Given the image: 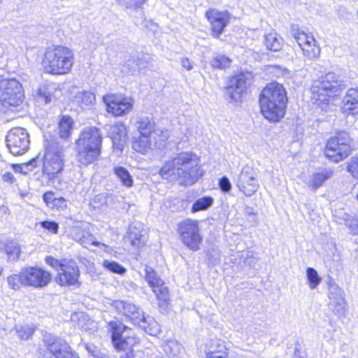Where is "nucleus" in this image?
<instances>
[{
	"label": "nucleus",
	"instance_id": "obj_25",
	"mask_svg": "<svg viewBox=\"0 0 358 358\" xmlns=\"http://www.w3.org/2000/svg\"><path fill=\"white\" fill-rule=\"evenodd\" d=\"M145 333L151 336H156L160 331L159 324L150 316H145L142 321L136 324Z\"/></svg>",
	"mask_w": 358,
	"mask_h": 358
},
{
	"label": "nucleus",
	"instance_id": "obj_14",
	"mask_svg": "<svg viewBox=\"0 0 358 358\" xmlns=\"http://www.w3.org/2000/svg\"><path fill=\"white\" fill-rule=\"evenodd\" d=\"M80 271L77 264L72 260H63L58 271L56 281L62 286L76 285L78 282Z\"/></svg>",
	"mask_w": 358,
	"mask_h": 358
},
{
	"label": "nucleus",
	"instance_id": "obj_5",
	"mask_svg": "<svg viewBox=\"0 0 358 358\" xmlns=\"http://www.w3.org/2000/svg\"><path fill=\"white\" fill-rule=\"evenodd\" d=\"M42 64L47 73L54 75L66 74L72 68L73 53L69 48L62 45L48 48Z\"/></svg>",
	"mask_w": 358,
	"mask_h": 358
},
{
	"label": "nucleus",
	"instance_id": "obj_53",
	"mask_svg": "<svg viewBox=\"0 0 358 358\" xmlns=\"http://www.w3.org/2000/svg\"><path fill=\"white\" fill-rule=\"evenodd\" d=\"M42 160L39 156H37L33 159H31L30 161L26 163L27 166H28L29 171H31L34 170V168L38 166L41 164Z\"/></svg>",
	"mask_w": 358,
	"mask_h": 358
},
{
	"label": "nucleus",
	"instance_id": "obj_36",
	"mask_svg": "<svg viewBox=\"0 0 358 358\" xmlns=\"http://www.w3.org/2000/svg\"><path fill=\"white\" fill-rule=\"evenodd\" d=\"M24 268H22L19 274H13L8 277V283L13 289H19L22 285L27 286L24 277Z\"/></svg>",
	"mask_w": 358,
	"mask_h": 358
},
{
	"label": "nucleus",
	"instance_id": "obj_38",
	"mask_svg": "<svg viewBox=\"0 0 358 358\" xmlns=\"http://www.w3.org/2000/svg\"><path fill=\"white\" fill-rule=\"evenodd\" d=\"M145 271V280L152 289L154 288V286H159L161 284H163L162 280L158 277L157 273L152 267L146 266Z\"/></svg>",
	"mask_w": 358,
	"mask_h": 358
},
{
	"label": "nucleus",
	"instance_id": "obj_8",
	"mask_svg": "<svg viewBox=\"0 0 358 358\" xmlns=\"http://www.w3.org/2000/svg\"><path fill=\"white\" fill-rule=\"evenodd\" d=\"M352 150L353 143L349 133L338 131L327 140L324 153L329 160L338 163L348 157Z\"/></svg>",
	"mask_w": 358,
	"mask_h": 358
},
{
	"label": "nucleus",
	"instance_id": "obj_12",
	"mask_svg": "<svg viewBox=\"0 0 358 358\" xmlns=\"http://www.w3.org/2000/svg\"><path fill=\"white\" fill-rule=\"evenodd\" d=\"M236 186L246 196H252L259 186L257 171L250 166H245L238 175Z\"/></svg>",
	"mask_w": 358,
	"mask_h": 358
},
{
	"label": "nucleus",
	"instance_id": "obj_29",
	"mask_svg": "<svg viewBox=\"0 0 358 358\" xmlns=\"http://www.w3.org/2000/svg\"><path fill=\"white\" fill-rule=\"evenodd\" d=\"M264 44L268 50L277 52L282 49L283 39L277 33H270L265 36Z\"/></svg>",
	"mask_w": 358,
	"mask_h": 358
},
{
	"label": "nucleus",
	"instance_id": "obj_4",
	"mask_svg": "<svg viewBox=\"0 0 358 358\" xmlns=\"http://www.w3.org/2000/svg\"><path fill=\"white\" fill-rule=\"evenodd\" d=\"M66 147L56 138L46 141L45 152L41 159L43 175L47 176L48 180L55 179L63 171L64 152Z\"/></svg>",
	"mask_w": 358,
	"mask_h": 358
},
{
	"label": "nucleus",
	"instance_id": "obj_26",
	"mask_svg": "<svg viewBox=\"0 0 358 358\" xmlns=\"http://www.w3.org/2000/svg\"><path fill=\"white\" fill-rule=\"evenodd\" d=\"M155 122L148 117H140L135 123L138 135H151L155 131Z\"/></svg>",
	"mask_w": 358,
	"mask_h": 358
},
{
	"label": "nucleus",
	"instance_id": "obj_7",
	"mask_svg": "<svg viewBox=\"0 0 358 358\" xmlns=\"http://www.w3.org/2000/svg\"><path fill=\"white\" fill-rule=\"evenodd\" d=\"M343 82L334 73H328L314 81L311 87V99L317 105H328L329 98L337 96L344 87Z\"/></svg>",
	"mask_w": 358,
	"mask_h": 358
},
{
	"label": "nucleus",
	"instance_id": "obj_60",
	"mask_svg": "<svg viewBox=\"0 0 358 358\" xmlns=\"http://www.w3.org/2000/svg\"><path fill=\"white\" fill-rule=\"evenodd\" d=\"M126 66L128 68L129 71L131 72V74H135L138 72L132 71L134 68H136V60H134V59L128 60L126 63Z\"/></svg>",
	"mask_w": 358,
	"mask_h": 358
},
{
	"label": "nucleus",
	"instance_id": "obj_9",
	"mask_svg": "<svg viewBox=\"0 0 358 358\" xmlns=\"http://www.w3.org/2000/svg\"><path fill=\"white\" fill-rule=\"evenodd\" d=\"M24 98L22 87L15 79H0V103L4 107L17 106Z\"/></svg>",
	"mask_w": 358,
	"mask_h": 358
},
{
	"label": "nucleus",
	"instance_id": "obj_35",
	"mask_svg": "<svg viewBox=\"0 0 358 358\" xmlns=\"http://www.w3.org/2000/svg\"><path fill=\"white\" fill-rule=\"evenodd\" d=\"M3 250L8 255L9 260L14 261L19 259L20 246L18 243L14 241H8L5 244Z\"/></svg>",
	"mask_w": 358,
	"mask_h": 358
},
{
	"label": "nucleus",
	"instance_id": "obj_63",
	"mask_svg": "<svg viewBox=\"0 0 358 358\" xmlns=\"http://www.w3.org/2000/svg\"><path fill=\"white\" fill-rule=\"evenodd\" d=\"M80 231H83V230L81 229H79V228L76 229L75 234H73V239L79 243H80V240L78 238V237H82V234L80 233Z\"/></svg>",
	"mask_w": 358,
	"mask_h": 358
},
{
	"label": "nucleus",
	"instance_id": "obj_42",
	"mask_svg": "<svg viewBox=\"0 0 358 358\" xmlns=\"http://www.w3.org/2000/svg\"><path fill=\"white\" fill-rule=\"evenodd\" d=\"M103 266L110 271L120 275H123L127 271V269L124 266L113 261L104 260Z\"/></svg>",
	"mask_w": 358,
	"mask_h": 358
},
{
	"label": "nucleus",
	"instance_id": "obj_24",
	"mask_svg": "<svg viewBox=\"0 0 358 358\" xmlns=\"http://www.w3.org/2000/svg\"><path fill=\"white\" fill-rule=\"evenodd\" d=\"M73 120L69 116H62L59 123V138L55 137L64 145L66 144V140L69 138L73 128ZM52 137L51 138H52Z\"/></svg>",
	"mask_w": 358,
	"mask_h": 358
},
{
	"label": "nucleus",
	"instance_id": "obj_32",
	"mask_svg": "<svg viewBox=\"0 0 358 358\" xmlns=\"http://www.w3.org/2000/svg\"><path fill=\"white\" fill-rule=\"evenodd\" d=\"M303 51L304 57L309 59H313L317 58L320 55V46L317 44V42L313 38V41H310L306 45H303V48H301Z\"/></svg>",
	"mask_w": 358,
	"mask_h": 358
},
{
	"label": "nucleus",
	"instance_id": "obj_49",
	"mask_svg": "<svg viewBox=\"0 0 358 358\" xmlns=\"http://www.w3.org/2000/svg\"><path fill=\"white\" fill-rule=\"evenodd\" d=\"M220 189L224 192H229L231 189V184L227 176H223L219 181Z\"/></svg>",
	"mask_w": 358,
	"mask_h": 358
},
{
	"label": "nucleus",
	"instance_id": "obj_61",
	"mask_svg": "<svg viewBox=\"0 0 358 358\" xmlns=\"http://www.w3.org/2000/svg\"><path fill=\"white\" fill-rule=\"evenodd\" d=\"M85 349L87 350V352L94 357V355L96 354V352L98 351L96 348L91 344L87 343L85 344Z\"/></svg>",
	"mask_w": 358,
	"mask_h": 358
},
{
	"label": "nucleus",
	"instance_id": "obj_44",
	"mask_svg": "<svg viewBox=\"0 0 358 358\" xmlns=\"http://www.w3.org/2000/svg\"><path fill=\"white\" fill-rule=\"evenodd\" d=\"M52 88L48 86H41L38 90V95L44 100L45 103L51 102L53 95Z\"/></svg>",
	"mask_w": 358,
	"mask_h": 358
},
{
	"label": "nucleus",
	"instance_id": "obj_6",
	"mask_svg": "<svg viewBox=\"0 0 358 358\" xmlns=\"http://www.w3.org/2000/svg\"><path fill=\"white\" fill-rule=\"evenodd\" d=\"M108 328L114 348L122 352L120 358H135L133 348L139 343L140 338L134 331L117 321H110Z\"/></svg>",
	"mask_w": 358,
	"mask_h": 358
},
{
	"label": "nucleus",
	"instance_id": "obj_54",
	"mask_svg": "<svg viewBox=\"0 0 358 358\" xmlns=\"http://www.w3.org/2000/svg\"><path fill=\"white\" fill-rule=\"evenodd\" d=\"M134 59L136 60V68H134L132 69L133 71L139 72L141 70L144 69L147 67L148 63L145 59L141 58H136Z\"/></svg>",
	"mask_w": 358,
	"mask_h": 358
},
{
	"label": "nucleus",
	"instance_id": "obj_62",
	"mask_svg": "<svg viewBox=\"0 0 358 358\" xmlns=\"http://www.w3.org/2000/svg\"><path fill=\"white\" fill-rule=\"evenodd\" d=\"M245 258L247 259H250L248 262V264L249 266H252V264H255V258L253 257V254L252 252H245Z\"/></svg>",
	"mask_w": 358,
	"mask_h": 358
},
{
	"label": "nucleus",
	"instance_id": "obj_27",
	"mask_svg": "<svg viewBox=\"0 0 358 358\" xmlns=\"http://www.w3.org/2000/svg\"><path fill=\"white\" fill-rule=\"evenodd\" d=\"M151 135H139L138 137H134L132 148L136 152L145 153L151 148L152 142Z\"/></svg>",
	"mask_w": 358,
	"mask_h": 358
},
{
	"label": "nucleus",
	"instance_id": "obj_18",
	"mask_svg": "<svg viewBox=\"0 0 358 358\" xmlns=\"http://www.w3.org/2000/svg\"><path fill=\"white\" fill-rule=\"evenodd\" d=\"M112 306L120 313L129 318L135 325L144 319L143 310L132 303L116 300L113 302Z\"/></svg>",
	"mask_w": 358,
	"mask_h": 358
},
{
	"label": "nucleus",
	"instance_id": "obj_20",
	"mask_svg": "<svg viewBox=\"0 0 358 358\" xmlns=\"http://www.w3.org/2000/svg\"><path fill=\"white\" fill-rule=\"evenodd\" d=\"M43 341L48 352L55 358H62L70 348L64 340L52 335H45Z\"/></svg>",
	"mask_w": 358,
	"mask_h": 358
},
{
	"label": "nucleus",
	"instance_id": "obj_1",
	"mask_svg": "<svg viewBox=\"0 0 358 358\" xmlns=\"http://www.w3.org/2000/svg\"><path fill=\"white\" fill-rule=\"evenodd\" d=\"M199 157L192 152H181L166 161L159 171L163 179L180 185H194L203 174Z\"/></svg>",
	"mask_w": 358,
	"mask_h": 358
},
{
	"label": "nucleus",
	"instance_id": "obj_15",
	"mask_svg": "<svg viewBox=\"0 0 358 358\" xmlns=\"http://www.w3.org/2000/svg\"><path fill=\"white\" fill-rule=\"evenodd\" d=\"M206 17L210 23L211 35L218 38L229 22V13L227 11L209 9L206 12Z\"/></svg>",
	"mask_w": 358,
	"mask_h": 358
},
{
	"label": "nucleus",
	"instance_id": "obj_64",
	"mask_svg": "<svg viewBox=\"0 0 358 358\" xmlns=\"http://www.w3.org/2000/svg\"><path fill=\"white\" fill-rule=\"evenodd\" d=\"M108 355L99 350H98L96 354L94 355V358H106Z\"/></svg>",
	"mask_w": 358,
	"mask_h": 358
},
{
	"label": "nucleus",
	"instance_id": "obj_28",
	"mask_svg": "<svg viewBox=\"0 0 358 358\" xmlns=\"http://www.w3.org/2000/svg\"><path fill=\"white\" fill-rule=\"evenodd\" d=\"M290 33L297 42L300 48H303V45H306L310 41H313L314 36L305 33L297 24L292 25Z\"/></svg>",
	"mask_w": 358,
	"mask_h": 358
},
{
	"label": "nucleus",
	"instance_id": "obj_34",
	"mask_svg": "<svg viewBox=\"0 0 358 358\" xmlns=\"http://www.w3.org/2000/svg\"><path fill=\"white\" fill-rule=\"evenodd\" d=\"M214 199L210 196H205L196 199L191 208L192 213L208 210L213 204Z\"/></svg>",
	"mask_w": 358,
	"mask_h": 358
},
{
	"label": "nucleus",
	"instance_id": "obj_21",
	"mask_svg": "<svg viewBox=\"0 0 358 358\" xmlns=\"http://www.w3.org/2000/svg\"><path fill=\"white\" fill-rule=\"evenodd\" d=\"M341 111L346 115L358 114V90L350 88L342 101Z\"/></svg>",
	"mask_w": 358,
	"mask_h": 358
},
{
	"label": "nucleus",
	"instance_id": "obj_45",
	"mask_svg": "<svg viewBox=\"0 0 358 358\" xmlns=\"http://www.w3.org/2000/svg\"><path fill=\"white\" fill-rule=\"evenodd\" d=\"M118 3L126 9L136 10L141 8L143 1L141 0H117Z\"/></svg>",
	"mask_w": 358,
	"mask_h": 358
},
{
	"label": "nucleus",
	"instance_id": "obj_55",
	"mask_svg": "<svg viewBox=\"0 0 358 358\" xmlns=\"http://www.w3.org/2000/svg\"><path fill=\"white\" fill-rule=\"evenodd\" d=\"M305 353L302 352V348L299 341L296 342L293 358H304Z\"/></svg>",
	"mask_w": 358,
	"mask_h": 358
},
{
	"label": "nucleus",
	"instance_id": "obj_46",
	"mask_svg": "<svg viewBox=\"0 0 358 358\" xmlns=\"http://www.w3.org/2000/svg\"><path fill=\"white\" fill-rule=\"evenodd\" d=\"M347 170L352 177L358 179V157H352L348 163Z\"/></svg>",
	"mask_w": 358,
	"mask_h": 358
},
{
	"label": "nucleus",
	"instance_id": "obj_43",
	"mask_svg": "<svg viewBox=\"0 0 358 358\" xmlns=\"http://www.w3.org/2000/svg\"><path fill=\"white\" fill-rule=\"evenodd\" d=\"M152 291L159 300L166 301L169 299V289L164 286V283L161 284L159 286H154Z\"/></svg>",
	"mask_w": 358,
	"mask_h": 358
},
{
	"label": "nucleus",
	"instance_id": "obj_11",
	"mask_svg": "<svg viewBox=\"0 0 358 358\" xmlns=\"http://www.w3.org/2000/svg\"><path fill=\"white\" fill-rule=\"evenodd\" d=\"M6 141L7 148L13 155H21L25 153L30 143L27 131L20 127L10 130L6 135Z\"/></svg>",
	"mask_w": 358,
	"mask_h": 358
},
{
	"label": "nucleus",
	"instance_id": "obj_51",
	"mask_svg": "<svg viewBox=\"0 0 358 358\" xmlns=\"http://www.w3.org/2000/svg\"><path fill=\"white\" fill-rule=\"evenodd\" d=\"M226 350V348L224 347V350L213 351L207 353L206 358H228V354Z\"/></svg>",
	"mask_w": 358,
	"mask_h": 358
},
{
	"label": "nucleus",
	"instance_id": "obj_17",
	"mask_svg": "<svg viewBox=\"0 0 358 358\" xmlns=\"http://www.w3.org/2000/svg\"><path fill=\"white\" fill-rule=\"evenodd\" d=\"M329 308L338 317L345 315L346 310V301L343 291L335 283H330L329 286Z\"/></svg>",
	"mask_w": 358,
	"mask_h": 358
},
{
	"label": "nucleus",
	"instance_id": "obj_33",
	"mask_svg": "<svg viewBox=\"0 0 358 358\" xmlns=\"http://www.w3.org/2000/svg\"><path fill=\"white\" fill-rule=\"evenodd\" d=\"M142 231H139L136 227H131L130 228L129 238L133 246L136 248L142 247L147 241L145 234H143Z\"/></svg>",
	"mask_w": 358,
	"mask_h": 358
},
{
	"label": "nucleus",
	"instance_id": "obj_59",
	"mask_svg": "<svg viewBox=\"0 0 358 358\" xmlns=\"http://www.w3.org/2000/svg\"><path fill=\"white\" fill-rule=\"evenodd\" d=\"M2 178H3V181L9 182L10 184H13V182H15V179L13 173H11L10 172H6L3 175Z\"/></svg>",
	"mask_w": 358,
	"mask_h": 358
},
{
	"label": "nucleus",
	"instance_id": "obj_3",
	"mask_svg": "<svg viewBox=\"0 0 358 358\" xmlns=\"http://www.w3.org/2000/svg\"><path fill=\"white\" fill-rule=\"evenodd\" d=\"M102 133L95 127L85 128L76 141L78 161L88 165L98 159L102 148Z\"/></svg>",
	"mask_w": 358,
	"mask_h": 358
},
{
	"label": "nucleus",
	"instance_id": "obj_16",
	"mask_svg": "<svg viewBox=\"0 0 358 358\" xmlns=\"http://www.w3.org/2000/svg\"><path fill=\"white\" fill-rule=\"evenodd\" d=\"M24 278L27 286L34 287H43L47 286L51 281V274L39 267L31 266L24 267Z\"/></svg>",
	"mask_w": 358,
	"mask_h": 358
},
{
	"label": "nucleus",
	"instance_id": "obj_13",
	"mask_svg": "<svg viewBox=\"0 0 358 358\" xmlns=\"http://www.w3.org/2000/svg\"><path fill=\"white\" fill-rule=\"evenodd\" d=\"M108 113L114 116H122L129 113L134 105V101L128 96L116 94H107L103 97Z\"/></svg>",
	"mask_w": 358,
	"mask_h": 358
},
{
	"label": "nucleus",
	"instance_id": "obj_39",
	"mask_svg": "<svg viewBox=\"0 0 358 358\" xmlns=\"http://www.w3.org/2000/svg\"><path fill=\"white\" fill-rule=\"evenodd\" d=\"M82 234V237H78V238L80 240V243L83 245L85 248H87L89 245H94V246H100L105 245L103 243H101L100 242L97 241L96 240V238L90 234L88 231H80Z\"/></svg>",
	"mask_w": 358,
	"mask_h": 358
},
{
	"label": "nucleus",
	"instance_id": "obj_30",
	"mask_svg": "<svg viewBox=\"0 0 358 358\" xmlns=\"http://www.w3.org/2000/svg\"><path fill=\"white\" fill-rule=\"evenodd\" d=\"M74 100L81 108L92 106L96 101L95 95L90 91L78 92L74 96Z\"/></svg>",
	"mask_w": 358,
	"mask_h": 358
},
{
	"label": "nucleus",
	"instance_id": "obj_22",
	"mask_svg": "<svg viewBox=\"0 0 358 358\" xmlns=\"http://www.w3.org/2000/svg\"><path fill=\"white\" fill-rule=\"evenodd\" d=\"M127 129L124 124L117 123L110 127V135L113 147L118 150H122L127 141Z\"/></svg>",
	"mask_w": 358,
	"mask_h": 358
},
{
	"label": "nucleus",
	"instance_id": "obj_31",
	"mask_svg": "<svg viewBox=\"0 0 358 358\" xmlns=\"http://www.w3.org/2000/svg\"><path fill=\"white\" fill-rule=\"evenodd\" d=\"M113 172L122 185L127 187L133 186L132 176L126 168L121 166H115L113 167Z\"/></svg>",
	"mask_w": 358,
	"mask_h": 358
},
{
	"label": "nucleus",
	"instance_id": "obj_50",
	"mask_svg": "<svg viewBox=\"0 0 358 358\" xmlns=\"http://www.w3.org/2000/svg\"><path fill=\"white\" fill-rule=\"evenodd\" d=\"M67 208V201L63 197L57 198L52 204V208H56L58 210H64Z\"/></svg>",
	"mask_w": 358,
	"mask_h": 358
},
{
	"label": "nucleus",
	"instance_id": "obj_37",
	"mask_svg": "<svg viewBox=\"0 0 358 358\" xmlns=\"http://www.w3.org/2000/svg\"><path fill=\"white\" fill-rule=\"evenodd\" d=\"M231 62V59L226 55L216 54L213 57L210 64L215 69H224L229 67Z\"/></svg>",
	"mask_w": 358,
	"mask_h": 358
},
{
	"label": "nucleus",
	"instance_id": "obj_56",
	"mask_svg": "<svg viewBox=\"0 0 358 358\" xmlns=\"http://www.w3.org/2000/svg\"><path fill=\"white\" fill-rule=\"evenodd\" d=\"M355 233H358V214L347 224Z\"/></svg>",
	"mask_w": 358,
	"mask_h": 358
},
{
	"label": "nucleus",
	"instance_id": "obj_19",
	"mask_svg": "<svg viewBox=\"0 0 358 358\" xmlns=\"http://www.w3.org/2000/svg\"><path fill=\"white\" fill-rule=\"evenodd\" d=\"M248 79L245 74L241 73L229 79L224 94L231 101H238L246 88Z\"/></svg>",
	"mask_w": 358,
	"mask_h": 358
},
{
	"label": "nucleus",
	"instance_id": "obj_41",
	"mask_svg": "<svg viewBox=\"0 0 358 358\" xmlns=\"http://www.w3.org/2000/svg\"><path fill=\"white\" fill-rule=\"evenodd\" d=\"M15 331L20 339L28 340L32 336L35 329L33 327L25 324L16 326Z\"/></svg>",
	"mask_w": 358,
	"mask_h": 358
},
{
	"label": "nucleus",
	"instance_id": "obj_10",
	"mask_svg": "<svg viewBox=\"0 0 358 358\" xmlns=\"http://www.w3.org/2000/svg\"><path fill=\"white\" fill-rule=\"evenodd\" d=\"M178 231L182 242L189 250L197 251L200 249L202 237L199 234L197 222L192 220H186L178 224Z\"/></svg>",
	"mask_w": 358,
	"mask_h": 358
},
{
	"label": "nucleus",
	"instance_id": "obj_48",
	"mask_svg": "<svg viewBox=\"0 0 358 358\" xmlns=\"http://www.w3.org/2000/svg\"><path fill=\"white\" fill-rule=\"evenodd\" d=\"M45 262L47 264L54 268L58 272L62 267L63 260L59 262L58 259L54 258L52 256H48L45 258Z\"/></svg>",
	"mask_w": 358,
	"mask_h": 358
},
{
	"label": "nucleus",
	"instance_id": "obj_58",
	"mask_svg": "<svg viewBox=\"0 0 358 358\" xmlns=\"http://www.w3.org/2000/svg\"><path fill=\"white\" fill-rule=\"evenodd\" d=\"M338 15L345 20H348L351 17V13H348L347 9L344 7H340L338 9Z\"/></svg>",
	"mask_w": 358,
	"mask_h": 358
},
{
	"label": "nucleus",
	"instance_id": "obj_47",
	"mask_svg": "<svg viewBox=\"0 0 358 358\" xmlns=\"http://www.w3.org/2000/svg\"><path fill=\"white\" fill-rule=\"evenodd\" d=\"M42 228L48 230L53 234H57L59 229V224L52 220H44L40 222Z\"/></svg>",
	"mask_w": 358,
	"mask_h": 358
},
{
	"label": "nucleus",
	"instance_id": "obj_2",
	"mask_svg": "<svg viewBox=\"0 0 358 358\" xmlns=\"http://www.w3.org/2000/svg\"><path fill=\"white\" fill-rule=\"evenodd\" d=\"M259 101L261 112L268 121L277 122L283 117L287 97L282 85L275 83L268 85L260 94Z\"/></svg>",
	"mask_w": 358,
	"mask_h": 358
},
{
	"label": "nucleus",
	"instance_id": "obj_57",
	"mask_svg": "<svg viewBox=\"0 0 358 358\" xmlns=\"http://www.w3.org/2000/svg\"><path fill=\"white\" fill-rule=\"evenodd\" d=\"M180 63L182 66L187 71H190L193 69L192 62L187 57H182Z\"/></svg>",
	"mask_w": 358,
	"mask_h": 358
},
{
	"label": "nucleus",
	"instance_id": "obj_52",
	"mask_svg": "<svg viewBox=\"0 0 358 358\" xmlns=\"http://www.w3.org/2000/svg\"><path fill=\"white\" fill-rule=\"evenodd\" d=\"M56 199L57 197L55 196V194L52 192H45L43 195V199L44 202H45L46 205L51 208Z\"/></svg>",
	"mask_w": 358,
	"mask_h": 358
},
{
	"label": "nucleus",
	"instance_id": "obj_23",
	"mask_svg": "<svg viewBox=\"0 0 358 358\" xmlns=\"http://www.w3.org/2000/svg\"><path fill=\"white\" fill-rule=\"evenodd\" d=\"M334 175V171L329 168H324L312 175L307 182L308 187L313 191H316L323 183L331 178Z\"/></svg>",
	"mask_w": 358,
	"mask_h": 358
},
{
	"label": "nucleus",
	"instance_id": "obj_40",
	"mask_svg": "<svg viewBox=\"0 0 358 358\" xmlns=\"http://www.w3.org/2000/svg\"><path fill=\"white\" fill-rule=\"evenodd\" d=\"M306 277L310 289H315L321 282V278L319 276L317 271L313 268L308 267L306 269Z\"/></svg>",
	"mask_w": 358,
	"mask_h": 358
}]
</instances>
